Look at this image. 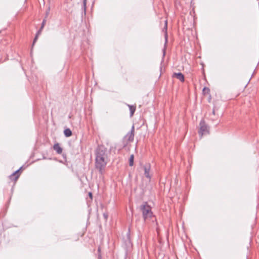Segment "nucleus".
Masks as SVG:
<instances>
[{
  "instance_id": "20e7f679",
  "label": "nucleus",
  "mask_w": 259,
  "mask_h": 259,
  "mask_svg": "<svg viewBox=\"0 0 259 259\" xmlns=\"http://www.w3.org/2000/svg\"><path fill=\"white\" fill-rule=\"evenodd\" d=\"M144 175L148 179H150V165L148 164L144 166Z\"/></svg>"
},
{
  "instance_id": "9b49d317",
  "label": "nucleus",
  "mask_w": 259,
  "mask_h": 259,
  "mask_svg": "<svg viewBox=\"0 0 259 259\" xmlns=\"http://www.w3.org/2000/svg\"><path fill=\"white\" fill-rule=\"evenodd\" d=\"M64 133L67 137H70L72 135V132L69 128L65 129L64 131Z\"/></svg>"
},
{
  "instance_id": "6e6552de",
  "label": "nucleus",
  "mask_w": 259,
  "mask_h": 259,
  "mask_svg": "<svg viewBox=\"0 0 259 259\" xmlns=\"http://www.w3.org/2000/svg\"><path fill=\"white\" fill-rule=\"evenodd\" d=\"M53 148L58 154H61L62 152V149L58 143L55 144Z\"/></svg>"
},
{
  "instance_id": "9d476101",
  "label": "nucleus",
  "mask_w": 259,
  "mask_h": 259,
  "mask_svg": "<svg viewBox=\"0 0 259 259\" xmlns=\"http://www.w3.org/2000/svg\"><path fill=\"white\" fill-rule=\"evenodd\" d=\"M129 108H130V113H131V117L133 116V115H134V112L136 110V106L135 105V106H133V105H128Z\"/></svg>"
},
{
  "instance_id": "39448f33",
  "label": "nucleus",
  "mask_w": 259,
  "mask_h": 259,
  "mask_svg": "<svg viewBox=\"0 0 259 259\" xmlns=\"http://www.w3.org/2000/svg\"><path fill=\"white\" fill-rule=\"evenodd\" d=\"M134 138V128L133 127L132 130L127 133L125 137V139L128 142H132L133 141Z\"/></svg>"
},
{
  "instance_id": "f03ea898",
  "label": "nucleus",
  "mask_w": 259,
  "mask_h": 259,
  "mask_svg": "<svg viewBox=\"0 0 259 259\" xmlns=\"http://www.w3.org/2000/svg\"><path fill=\"white\" fill-rule=\"evenodd\" d=\"M141 209L142 211L143 216L145 221L149 220L153 217L151 208L149 205L147 204L142 205Z\"/></svg>"
},
{
  "instance_id": "0eeeda50",
  "label": "nucleus",
  "mask_w": 259,
  "mask_h": 259,
  "mask_svg": "<svg viewBox=\"0 0 259 259\" xmlns=\"http://www.w3.org/2000/svg\"><path fill=\"white\" fill-rule=\"evenodd\" d=\"M20 176V174H19V170L15 171L13 173L10 177V178L12 181L16 182Z\"/></svg>"
},
{
  "instance_id": "423d86ee",
  "label": "nucleus",
  "mask_w": 259,
  "mask_h": 259,
  "mask_svg": "<svg viewBox=\"0 0 259 259\" xmlns=\"http://www.w3.org/2000/svg\"><path fill=\"white\" fill-rule=\"evenodd\" d=\"M172 77H176L181 82L185 81V77L184 75L182 73H174L172 76Z\"/></svg>"
},
{
  "instance_id": "ddd939ff",
  "label": "nucleus",
  "mask_w": 259,
  "mask_h": 259,
  "mask_svg": "<svg viewBox=\"0 0 259 259\" xmlns=\"http://www.w3.org/2000/svg\"><path fill=\"white\" fill-rule=\"evenodd\" d=\"M210 92L209 89L208 88H204L203 90V92L204 94H209Z\"/></svg>"
},
{
  "instance_id": "dca6fc26",
  "label": "nucleus",
  "mask_w": 259,
  "mask_h": 259,
  "mask_svg": "<svg viewBox=\"0 0 259 259\" xmlns=\"http://www.w3.org/2000/svg\"><path fill=\"white\" fill-rule=\"evenodd\" d=\"M75 240L76 241L78 240V236H76V237H75Z\"/></svg>"
},
{
  "instance_id": "1a4fd4ad",
  "label": "nucleus",
  "mask_w": 259,
  "mask_h": 259,
  "mask_svg": "<svg viewBox=\"0 0 259 259\" xmlns=\"http://www.w3.org/2000/svg\"><path fill=\"white\" fill-rule=\"evenodd\" d=\"M45 23H46V20H44L42 21V25H41V28H40V30L37 32V34H36V36H35V37L34 38L33 43H34L36 41V40H37V39L38 38V35L41 33V31L42 29H43V28H44V26L45 25Z\"/></svg>"
},
{
  "instance_id": "7ed1b4c3",
  "label": "nucleus",
  "mask_w": 259,
  "mask_h": 259,
  "mask_svg": "<svg viewBox=\"0 0 259 259\" xmlns=\"http://www.w3.org/2000/svg\"><path fill=\"white\" fill-rule=\"evenodd\" d=\"M208 133L207 126L205 124L204 121L202 120L200 122V128L199 130V134L201 137H202L204 135Z\"/></svg>"
},
{
  "instance_id": "f3484780",
  "label": "nucleus",
  "mask_w": 259,
  "mask_h": 259,
  "mask_svg": "<svg viewBox=\"0 0 259 259\" xmlns=\"http://www.w3.org/2000/svg\"><path fill=\"white\" fill-rule=\"evenodd\" d=\"M84 235V233H81L80 234V236L82 237L83 236V235Z\"/></svg>"
},
{
  "instance_id": "4468645a",
  "label": "nucleus",
  "mask_w": 259,
  "mask_h": 259,
  "mask_svg": "<svg viewBox=\"0 0 259 259\" xmlns=\"http://www.w3.org/2000/svg\"><path fill=\"white\" fill-rule=\"evenodd\" d=\"M165 28L166 30L167 29V21L165 22Z\"/></svg>"
},
{
  "instance_id": "2eb2a0df",
  "label": "nucleus",
  "mask_w": 259,
  "mask_h": 259,
  "mask_svg": "<svg viewBox=\"0 0 259 259\" xmlns=\"http://www.w3.org/2000/svg\"><path fill=\"white\" fill-rule=\"evenodd\" d=\"M89 195L91 199H92V193L90 192V193H89Z\"/></svg>"
},
{
  "instance_id": "f8f14e48",
  "label": "nucleus",
  "mask_w": 259,
  "mask_h": 259,
  "mask_svg": "<svg viewBox=\"0 0 259 259\" xmlns=\"http://www.w3.org/2000/svg\"><path fill=\"white\" fill-rule=\"evenodd\" d=\"M134 156L133 154H132L130 156V160H129V164L130 166H133L134 164Z\"/></svg>"
},
{
  "instance_id": "a211bd4d",
  "label": "nucleus",
  "mask_w": 259,
  "mask_h": 259,
  "mask_svg": "<svg viewBox=\"0 0 259 259\" xmlns=\"http://www.w3.org/2000/svg\"><path fill=\"white\" fill-rule=\"evenodd\" d=\"M86 1L87 0H84V5L85 6L86 5Z\"/></svg>"
},
{
  "instance_id": "f257e3e1",
  "label": "nucleus",
  "mask_w": 259,
  "mask_h": 259,
  "mask_svg": "<svg viewBox=\"0 0 259 259\" xmlns=\"http://www.w3.org/2000/svg\"><path fill=\"white\" fill-rule=\"evenodd\" d=\"M107 156L103 150L99 151L96 156V167L102 172L107 164Z\"/></svg>"
}]
</instances>
